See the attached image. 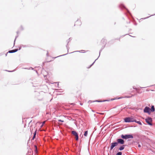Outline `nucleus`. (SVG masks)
<instances>
[{"label": "nucleus", "instance_id": "obj_1", "mask_svg": "<svg viewBox=\"0 0 155 155\" xmlns=\"http://www.w3.org/2000/svg\"><path fill=\"white\" fill-rule=\"evenodd\" d=\"M124 120L125 122H133L134 121H136V120H134L133 118L130 117L125 118H124Z\"/></svg>", "mask_w": 155, "mask_h": 155}, {"label": "nucleus", "instance_id": "obj_2", "mask_svg": "<svg viewBox=\"0 0 155 155\" xmlns=\"http://www.w3.org/2000/svg\"><path fill=\"white\" fill-rule=\"evenodd\" d=\"M121 137L123 139H127L129 138H133V136L131 135H122Z\"/></svg>", "mask_w": 155, "mask_h": 155}, {"label": "nucleus", "instance_id": "obj_3", "mask_svg": "<svg viewBox=\"0 0 155 155\" xmlns=\"http://www.w3.org/2000/svg\"><path fill=\"white\" fill-rule=\"evenodd\" d=\"M146 122L149 125H152V119L150 117H148L145 119Z\"/></svg>", "mask_w": 155, "mask_h": 155}, {"label": "nucleus", "instance_id": "obj_4", "mask_svg": "<svg viewBox=\"0 0 155 155\" xmlns=\"http://www.w3.org/2000/svg\"><path fill=\"white\" fill-rule=\"evenodd\" d=\"M72 134L75 137L76 140H77L78 139V136L77 133L74 131H72L71 132Z\"/></svg>", "mask_w": 155, "mask_h": 155}, {"label": "nucleus", "instance_id": "obj_5", "mask_svg": "<svg viewBox=\"0 0 155 155\" xmlns=\"http://www.w3.org/2000/svg\"><path fill=\"white\" fill-rule=\"evenodd\" d=\"M81 25V22L80 20L78 19L75 22L74 26H80Z\"/></svg>", "mask_w": 155, "mask_h": 155}, {"label": "nucleus", "instance_id": "obj_6", "mask_svg": "<svg viewBox=\"0 0 155 155\" xmlns=\"http://www.w3.org/2000/svg\"><path fill=\"white\" fill-rule=\"evenodd\" d=\"M150 109L148 107H146L144 109V112L145 113H150Z\"/></svg>", "mask_w": 155, "mask_h": 155}, {"label": "nucleus", "instance_id": "obj_7", "mask_svg": "<svg viewBox=\"0 0 155 155\" xmlns=\"http://www.w3.org/2000/svg\"><path fill=\"white\" fill-rule=\"evenodd\" d=\"M118 145L117 142L113 143H111V145L110 147V149H112L115 146H117Z\"/></svg>", "mask_w": 155, "mask_h": 155}, {"label": "nucleus", "instance_id": "obj_8", "mask_svg": "<svg viewBox=\"0 0 155 155\" xmlns=\"http://www.w3.org/2000/svg\"><path fill=\"white\" fill-rule=\"evenodd\" d=\"M118 143H120L121 144H123L124 143V141L122 139H118L117 140Z\"/></svg>", "mask_w": 155, "mask_h": 155}, {"label": "nucleus", "instance_id": "obj_9", "mask_svg": "<svg viewBox=\"0 0 155 155\" xmlns=\"http://www.w3.org/2000/svg\"><path fill=\"white\" fill-rule=\"evenodd\" d=\"M106 128L105 127H104L102 129V134H104V136H106L107 133H106L105 131H106Z\"/></svg>", "mask_w": 155, "mask_h": 155}, {"label": "nucleus", "instance_id": "obj_10", "mask_svg": "<svg viewBox=\"0 0 155 155\" xmlns=\"http://www.w3.org/2000/svg\"><path fill=\"white\" fill-rule=\"evenodd\" d=\"M18 49H15V50H10L8 51V52L9 53H12L14 52H15L18 51Z\"/></svg>", "mask_w": 155, "mask_h": 155}, {"label": "nucleus", "instance_id": "obj_11", "mask_svg": "<svg viewBox=\"0 0 155 155\" xmlns=\"http://www.w3.org/2000/svg\"><path fill=\"white\" fill-rule=\"evenodd\" d=\"M124 147H125V145H123V146H122L121 147H120L119 148V149L120 150H123L124 149Z\"/></svg>", "mask_w": 155, "mask_h": 155}, {"label": "nucleus", "instance_id": "obj_12", "mask_svg": "<svg viewBox=\"0 0 155 155\" xmlns=\"http://www.w3.org/2000/svg\"><path fill=\"white\" fill-rule=\"evenodd\" d=\"M150 110L151 112H154V106H152L151 107V109H150Z\"/></svg>", "mask_w": 155, "mask_h": 155}, {"label": "nucleus", "instance_id": "obj_13", "mask_svg": "<svg viewBox=\"0 0 155 155\" xmlns=\"http://www.w3.org/2000/svg\"><path fill=\"white\" fill-rule=\"evenodd\" d=\"M36 130L35 132V133H34V136H33V137L32 138V139L33 140H34V139H35V136H36Z\"/></svg>", "mask_w": 155, "mask_h": 155}, {"label": "nucleus", "instance_id": "obj_14", "mask_svg": "<svg viewBox=\"0 0 155 155\" xmlns=\"http://www.w3.org/2000/svg\"><path fill=\"white\" fill-rule=\"evenodd\" d=\"M88 131H86L85 132L84 135L86 137L87 135Z\"/></svg>", "mask_w": 155, "mask_h": 155}, {"label": "nucleus", "instance_id": "obj_15", "mask_svg": "<svg viewBox=\"0 0 155 155\" xmlns=\"http://www.w3.org/2000/svg\"><path fill=\"white\" fill-rule=\"evenodd\" d=\"M135 122H136L137 124H140L141 125H142L140 121H137L136 120V121H135Z\"/></svg>", "mask_w": 155, "mask_h": 155}, {"label": "nucleus", "instance_id": "obj_16", "mask_svg": "<svg viewBox=\"0 0 155 155\" xmlns=\"http://www.w3.org/2000/svg\"><path fill=\"white\" fill-rule=\"evenodd\" d=\"M122 152H118L116 154V155H122Z\"/></svg>", "mask_w": 155, "mask_h": 155}, {"label": "nucleus", "instance_id": "obj_17", "mask_svg": "<svg viewBox=\"0 0 155 155\" xmlns=\"http://www.w3.org/2000/svg\"><path fill=\"white\" fill-rule=\"evenodd\" d=\"M133 88V89H135L137 92H138V91H139L138 89L136 88H135L134 87Z\"/></svg>", "mask_w": 155, "mask_h": 155}, {"label": "nucleus", "instance_id": "obj_18", "mask_svg": "<svg viewBox=\"0 0 155 155\" xmlns=\"http://www.w3.org/2000/svg\"><path fill=\"white\" fill-rule=\"evenodd\" d=\"M34 147H35V152L36 153H37V146L36 145H35L34 146Z\"/></svg>", "mask_w": 155, "mask_h": 155}, {"label": "nucleus", "instance_id": "obj_19", "mask_svg": "<svg viewBox=\"0 0 155 155\" xmlns=\"http://www.w3.org/2000/svg\"><path fill=\"white\" fill-rule=\"evenodd\" d=\"M120 98H114V99H111V101H112V100H115V99H119Z\"/></svg>", "mask_w": 155, "mask_h": 155}, {"label": "nucleus", "instance_id": "obj_20", "mask_svg": "<svg viewBox=\"0 0 155 155\" xmlns=\"http://www.w3.org/2000/svg\"><path fill=\"white\" fill-rule=\"evenodd\" d=\"M58 121H59V122H64L63 120H58Z\"/></svg>", "mask_w": 155, "mask_h": 155}, {"label": "nucleus", "instance_id": "obj_21", "mask_svg": "<svg viewBox=\"0 0 155 155\" xmlns=\"http://www.w3.org/2000/svg\"><path fill=\"white\" fill-rule=\"evenodd\" d=\"M45 121H44L42 123V125H43L45 123Z\"/></svg>", "mask_w": 155, "mask_h": 155}, {"label": "nucleus", "instance_id": "obj_22", "mask_svg": "<svg viewBox=\"0 0 155 155\" xmlns=\"http://www.w3.org/2000/svg\"><path fill=\"white\" fill-rule=\"evenodd\" d=\"M97 101V102H101L102 101Z\"/></svg>", "mask_w": 155, "mask_h": 155}, {"label": "nucleus", "instance_id": "obj_23", "mask_svg": "<svg viewBox=\"0 0 155 155\" xmlns=\"http://www.w3.org/2000/svg\"><path fill=\"white\" fill-rule=\"evenodd\" d=\"M138 147H141V146H140V144H138Z\"/></svg>", "mask_w": 155, "mask_h": 155}, {"label": "nucleus", "instance_id": "obj_24", "mask_svg": "<svg viewBox=\"0 0 155 155\" xmlns=\"http://www.w3.org/2000/svg\"><path fill=\"white\" fill-rule=\"evenodd\" d=\"M89 103H91V101H89Z\"/></svg>", "mask_w": 155, "mask_h": 155}, {"label": "nucleus", "instance_id": "obj_25", "mask_svg": "<svg viewBox=\"0 0 155 155\" xmlns=\"http://www.w3.org/2000/svg\"><path fill=\"white\" fill-rule=\"evenodd\" d=\"M105 147H104V150H105Z\"/></svg>", "mask_w": 155, "mask_h": 155}, {"label": "nucleus", "instance_id": "obj_26", "mask_svg": "<svg viewBox=\"0 0 155 155\" xmlns=\"http://www.w3.org/2000/svg\"><path fill=\"white\" fill-rule=\"evenodd\" d=\"M110 101V100H107V101Z\"/></svg>", "mask_w": 155, "mask_h": 155}, {"label": "nucleus", "instance_id": "obj_27", "mask_svg": "<svg viewBox=\"0 0 155 155\" xmlns=\"http://www.w3.org/2000/svg\"><path fill=\"white\" fill-rule=\"evenodd\" d=\"M43 126V125H42V124L41 125V127H42V126Z\"/></svg>", "mask_w": 155, "mask_h": 155}, {"label": "nucleus", "instance_id": "obj_28", "mask_svg": "<svg viewBox=\"0 0 155 155\" xmlns=\"http://www.w3.org/2000/svg\"><path fill=\"white\" fill-rule=\"evenodd\" d=\"M133 96H134V95H132L131 97Z\"/></svg>", "mask_w": 155, "mask_h": 155}]
</instances>
